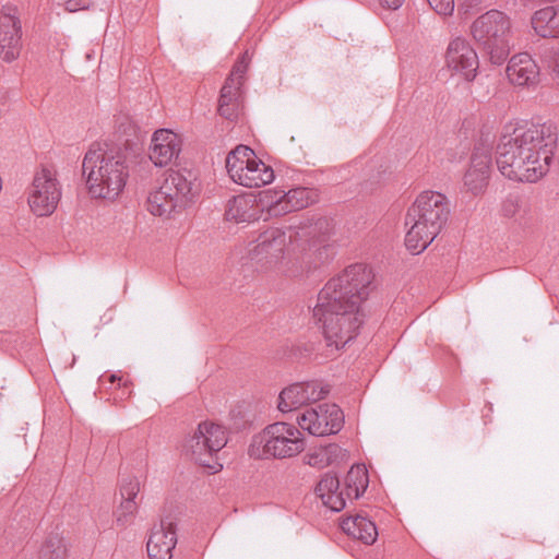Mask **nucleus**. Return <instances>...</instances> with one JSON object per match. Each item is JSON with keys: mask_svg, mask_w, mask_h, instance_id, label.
Returning a JSON list of instances; mask_svg holds the SVG:
<instances>
[{"mask_svg": "<svg viewBox=\"0 0 559 559\" xmlns=\"http://www.w3.org/2000/svg\"><path fill=\"white\" fill-rule=\"evenodd\" d=\"M373 282L372 270L357 263L331 278L319 293L313 318L322 330L328 356L357 335L366 318V300L374 289Z\"/></svg>", "mask_w": 559, "mask_h": 559, "instance_id": "obj_1", "label": "nucleus"}, {"mask_svg": "<svg viewBox=\"0 0 559 559\" xmlns=\"http://www.w3.org/2000/svg\"><path fill=\"white\" fill-rule=\"evenodd\" d=\"M557 140L550 122L506 124L497 146L499 171L510 180L536 182L549 170Z\"/></svg>", "mask_w": 559, "mask_h": 559, "instance_id": "obj_2", "label": "nucleus"}, {"mask_svg": "<svg viewBox=\"0 0 559 559\" xmlns=\"http://www.w3.org/2000/svg\"><path fill=\"white\" fill-rule=\"evenodd\" d=\"M82 174L92 198L112 201L126 187L129 157L120 146L94 143L84 155Z\"/></svg>", "mask_w": 559, "mask_h": 559, "instance_id": "obj_3", "label": "nucleus"}, {"mask_svg": "<svg viewBox=\"0 0 559 559\" xmlns=\"http://www.w3.org/2000/svg\"><path fill=\"white\" fill-rule=\"evenodd\" d=\"M450 213L445 195L435 191L421 192L408 209L405 246L414 254L423 252L438 236Z\"/></svg>", "mask_w": 559, "mask_h": 559, "instance_id": "obj_4", "label": "nucleus"}, {"mask_svg": "<svg viewBox=\"0 0 559 559\" xmlns=\"http://www.w3.org/2000/svg\"><path fill=\"white\" fill-rule=\"evenodd\" d=\"M199 186L190 171H168L160 187L147 197V211L165 218L175 217L190 206Z\"/></svg>", "mask_w": 559, "mask_h": 559, "instance_id": "obj_5", "label": "nucleus"}, {"mask_svg": "<svg viewBox=\"0 0 559 559\" xmlns=\"http://www.w3.org/2000/svg\"><path fill=\"white\" fill-rule=\"evenodd\" d=\"M305 448L306 440L298 427L289 423L276 421L252 437L248 454L255 460H283L297 456Z\"/></svg>", "mask_w": 559, "mask_h": 559, "instance_id": "obj_6", "label": "nucleus"}, {"mask_svg": "<svg viewBox=\"0 0 559 559\" xmlns=\"http://www.w3.org/2000/svg\"><path fill=\"white\" fill-rule=\"evenodd\" d=\"M471 32L492 63L501 64L507 60L511 50L512 24L506 13L499 10L487 11L473 22Z\"/></svg>", "mask_w": 559, "mask_h": 559, "instance_id": "obj_7", "label": "nucleus"}, {"mask_svg": "<svg viewBox=\"0 0 559 559\" xmlns=\"http://www.w3.org/2000/svg\"><path fill=\"white\" fill-rule=\"evenodd\" d=\"M226 169L234 182L247 188H260L274 180L273 168L246 145H238L228 153Z\"/></svg>", "mask_w": 559, "mask_h": 559, "instance_id": "obj_8", "label": "nucleus"}, {"mask_svg": "<svg viewBox=\"0 0 559 559\" xmlns=\"http://www.w3.org/2000/svg\"><path fill=\"white\" fill-rule=\"evenodd\" d=\"M227 444L225 428L213 421H202L187 439L185 450L191 459L214 473L222 468L216 460L217 453Z\"/></svg>", "mask_w": 559, "mask_h": 559, "instance_id": "obj_9", "label": "nucleus"}, {"mask_svg": "<svg viewBox=\"0 0 559 559\" xmlns=\"http://www.w3.org/2000/svg\"><path fill=\"white\" fill-rule=\"evenodd\" d=\"M61 199V185L57 171L41 167L36 170L28 188L27 202L31 211L38 217L50 216Z\"/></svg>", "mask_w": 559, "mask_h": 559, "instance_id": "obj_10", "label": "nucleus"}, {"mask_svg": "<svg viewBox=\"0 0 559 559\" xmlns=\"http://www.w3.org/2000/svg\"><path fill=\"white\" fill-rule=\"evenodd\" d=\"M290 240L292 236H287L282 228L269 227L259 231L248 243V257L252 262L260 264L261 267H272L283 259Z\"/></svg>", "mask_w": 559, "mask_h": 559, "instance_id": "obj_11", "label": "nucleus"}, {"mask_svg": "<svg viewBox=\"0 0 559 559\" xmlns=\"http://www.w3.org/2000/svg\"><path fill=\"white\" fill-rule=\"evenodd\" d=\"M301 430L323 437L337 433L344 424V415L336 404H320L308 408L297 417Z\"/></svg>", "mask_w": 559, "mask_h": 559, "instance_id": "obj_12", "label": "nucleus"}, {"mask_svg": "<svg viewBox=\"0 0 559 559\" xmlns=\"http://www.w3.org/2000/svg\"><path fill=\"white\" fill-rule=\"evenodd\" d=\"M248 52L234 64L233 70L226 79L218 99V112L228 120L238 118L242 104V85L248 70Z\"/></svg>", "mask_w": 559, "mask_h": 559, "instance_id": "obj_13", "label": "nucleus"}, {"mask_svg": "<svg viewBox=\"0 0 559 559\" xmlns=\"http://www.w3.org/2000/svg\"><path fill=\"white\" fill-rule=\"evenodd\" d=\"M23 50V29L17 8L3 7L0 14V59L11 63Z\"/></svg>", "mask_w": 559, "mask_h": 559, "instance_id": "obj_14", "label": "nucleus"}, {"mask_svg": "<svg viewBox=\"0 0 559 559\" xmlns=\"http://www.w3.org/2000/svg\"><path fill=\"white\" fill-rule=\"evenodd\" d=\"M445 62L452 74H457L465 81L469 82L476 78L478 56L466 39L456 37L449 44Z\"/></svg>", "mask_w": 559, "mask_h": 559, "instance_id": "obj_15", "label": "nucleus"}, {"mask_svg": "<svg viewBox=\"0 0 559 559\" xmlns=\"http://www.w3.org/2000/svg\"><path fill=\"white\" fill-rule=\"evenodd\" d=\"M329 388L318 381L297 382L282 390L277 407L282 413L293 412L324 399Z\"/></svg>", "mask_w": 559, "mask_h": 559, "instance_id": "obj_16", "label": "nucleus"}, {"mask_svg": "<svg viewBox=\"0 0 559 559\" xmlns=\"http://www.w3.org/2000/svg\"><path fill=\"white\" fill-rule=\"evenodd\" d=\"M176 544V523L169 518L162 519L151 528L146 543L147 555L150 559H171Z\"/></svg>", "mask_w": 559, "mask_h": 559, "instance_id": "obj_17", "label": "nucleus"}, {"mask_svg": "<svg viewBox=\"0 0 559 559\" xmlns=\"http://www.w3.org/2000/svg\"><path fill=\"white\" fill-rule=\"evenodd\" d=\"M180 136L169 129L156 130L151 139L148 158L157 167L167 166L176 159L181 152Z\"/></svg>", "mask_w": 559, "mask_h": 559, "instance_id": "obj_18", "label": "nucleus"}, {"mask_svg": "<svg viewBox=\"0 0 559 559\" xmlns=\"http://www.w3.org/2000/svg\"><path fill=\"white\" fill-rule=\"evenodd\" d=\"M491 162V153L488 148L477 147L473 152L469 166L464 174L463 182L466 190L474 195L485 191L488 185Z\"/></svg>", "mask_w": 559, "mask_h": 559, "instance_id": "obj_19", "label": "nucleus"}, {"mask_svg": "<svg viewBox=\"0 0 559 559\" xmlns=\"http://www.w3.org/2000/svg\"><path fill=\"white\" fill-rule=\"evenodd\" d=\"M507 76L509 82L515 86H536L539 82V67L531 55L521 52L509 60Z\"/></svg>", "mask_w": 559, "mask_h": 559, "instance_id": "obj_20", "label": "nucleus"}, {"mask_svg": "<svg viewBox=\"0 0 559 559\" xmlns=\"http://www.w3.org/2000/svg\"><path fill=\"white\" fill-rule=\"evenodd\" d=\"M257 197L254 194H240L227 203L225 217L235 223H250L260 218Z\"/></svg>", "mask_w": 559, "mask_h": 559, "instance_id": "obj_21", "label": "nucleus"}, {"mask_svg": "<svg viewBox=\"0 0 559 559\" xmlns=\"http://www.w3.org/2000/svg\"><path fill=\"white\" fill-rule=\"evenodd\" d=\"M139 491L140 483L136 479L123 480L121 484L120 495L122 501L115 512L117 525L126 527L132 522L138 511L135 498Z\"/></svg>", "mask_w": 559, "mask_h": 559, "instance_id": "obj_22", "label": "nucleus"}, {"mask_svg": "<svg viewBox=\"0 0 559 559\" xmlns=\"http://www.w3.org/2000/svg\"><path fill=\"white\" fill-rule=\"evenodd\" d=\"M338 489L340 480L337 476L326 473L317 485L316 492L325 507L337 512L343 510L346 506L344 491H340Z\"/></svg>", "mask_w": 559, "mask_h": 559, "instance_id": "obj_23", "label": "nucleus"}, {"mask_svg": "<svg viewBox=\"0 0 559 559\" xmlns=\"http://www.w3.org/2000/svg\"><path fill=\"white\" fill-rule=\"evenodd\" d=\"M341 527L348 536L361 540L366 545H372L378 537L376 524L360 514L344 519Z\"/></svg>", "mask_w": 559, "mask_h": 559, "instance_id": "obj_24", "label": "nucleus"}, {"mask_svg": "<svg viewBox=\"0 0 559 559\" xmlns=\"http://www.w3.org/2000/svg\"><path fill=\"white\" fill-rule=\"evenodd\" d=\"M531 23L540 37H559V7H545L537 10Z\"/></svg>", "mask_w": 559, "mask_h": 559, "instance_id": "obj_25", "label": "nucleus"}, {"mask_svg": "<svg viewBox=\"0 0 559 559\" xmlns=\"http://www.w3.org/2000/svg\"><path fill=\"white\" fill-rule=\"evenodd\" d=\"M369 484L368 471L364 464H357L348 471L344 485L346 499H358L366 491Z\"/></svg>", "mask_w": 559, "mask_h": 559, "instance_id": "obj_26", "label": "nucleus"}, {"mask_svg": "<svg viewBox=\"0 0 559 559\" xmlns=\"http://www.w3.org/2000/svg\"><path fill=\"white\" fill-rule=\"evenodd\" d=\"M257 197L259 214L266 212L270 217H278L287 214L285 206V192L276 190L261 191Z\"/></svg>", "mask_w": 559, "mask_h": 559, "instance_id": "obj_27", "label": "nucleus"}, {"mask_svg": "<svg viewBox=\"0 0 559 559\" xmlns=\"http://www.w3.org/2000/svg\"><path fill=\"white\" fill-rule=\"evenodd\" d=\"M345 456V451L335 443L325 447H319L306 454L307 464L317 468H323L331 465Z\"/></svg>", "mask_w": 559, "mask_h": 559, "instance_id": "obj_28", "label": "nucleus"}, {"mask_svg": "<svg viewBox=\"0 0 559 559\" xmlns=\"http://www.w3.org/2000/svg\"><path fill=\"white\" fill-rule=\"evenodd\" d=\"M116 132L123 144L121 148L128 156L129 151L133 148L143 139V132L129 116H120L117 119Z\"/></svg>", "mask_w": 559, "mask_h": 559, "instance_id": "obj_29", "label": "nucleus"}, {"mask_svg": "<svg viewBox=\"0 0 559 559\" xmlns=\"http://www.w3.org/2000/svg\"><path fill=\"white\" fill-rule=\"evenodd\" d=\"M68 546L66 540L58 534L48 535L40 545L37 559H67Z\"/></svg>", "mask_w": 559, "mask_h": 559, "instance_id": "obj_30", "label": "nucleus"}, {"mask_svg": "<svg viewBox=\"0 0 559 559\" xmlns=\"http://www.w3.org/2000/svg\"><path fill=\"white\" fill-rule=\"evenodd\" d=\"M285 206H287V213L302 210L317 200V193L314 190L304 187H298L285 192Z\"/></svg>", "mask_w": 559, "mask_h": 559, "instance_id": "obj_31", "label": "nucleus"}, {"mask_svg": "<svg viewBox=\"0 0 559 559\" xmlns=\"http://www.w3.org/2000/svg\"><path fill=\"white\" fill-rule=\"evenodd\" d=\"M523 202L518 197H509L502 203V213L506 217H513L520 213Z\"/></svg>", "mask_w": 559, "mask_h": 559, "instance_id": "obj_32", "label": "nucleus"}, {"mask_svg": "<svg viewBox=\"0 0 559 559\" xmlns=\"http://www.w3.org/2000/svg\"><path fill=\"white\" fill-rule=\"evenodd\" d=\"M427 2L440 15H451L454 11V0H427Z\"/></svg>", "mask_w": 559, "mask_h": 559, "instance_id": "obj_33", "label": "nucleus"}, {"mask_svg": "<svg viewBox=\"0 0 559 559\" xmlns=\"http://www.w3.org/2000/svg\"><path fill=\"white\" fill-rule=\"evenodd\" d=\"M94 0H58L60 5L69 12H76L79 10L88 9Z\"/></svg>", "mask_w": 559, "mask_h": 559, "instance_id": "obj_34", "label": "nucleus"}, {"mask_svg": "<svg viewBox=\"0 0 559 559\" xmlns=\"http://www.w3.org/2000/svg\"><path fill=\"white\" fill-rule=\"evenodd\" d=\"M548 67L551 69V72L555 75L556 80L559 81V49L551 51L550 59L548 61Z\"/></svg>", "mask_w": 559, "mask_h": 559, "instance_id": "obj_35", "label": "nucleus"}, {"mask_svg": "<svg viewBox=\"0 0 559 559\" xmlns=\"http://www.w3.org/2000/svg\"><path fill=\"white\" fill-rule=\"evenodd\" d=\"M378 2L383 8L396 10L403 4L404 0H378Z\"/></svg>", "mask_w": 559, "mask_h": 559, "instance_id": "obj_36", "label": "nucleus"}, {"mask_svg": "<svg viewBox=\"0 0 559 559\" xmlns=\"http://www.w3.org/2000/svg\"><path fill=\"white\" fill-rule=\"evenodd\" d=\"M121 380H122V379H121V377H118L117 374H110V376L108 377V381H109L110 383H115L116 381H118V385H119V386L121 385Z\"/></svg>", "mask_w": 559, "mask_h": 559, "instance_id": "obj_37", "label": "nucleus"}]
</instances>
